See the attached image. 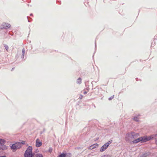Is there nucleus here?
<instances>
[{
  "mask_svg": "<svg viewBox=\"0 0 157 157\" xmlns=\"http://www.w3.org/2000/svg\"><path fill=\"white\" fill-rule=\"evenodd\" d=\"M140 135L138 133L134 132H130L127 133L125 136V140L128 142H132L133 144H136L140 142H144L149 141L152 138V136H145L137 138Z\"/></svg>",
  "mask_w": 157,
  "mask_h": 157,
  "instance_id": "f257e3e1",
  "label": "nucleus"
},
{
  "mask_svg": "<svg viewBox=\"0 0 157 157\" xmlns=\"http://www.w3.org/2000/svg\"><path fill=\"white\" fill-rule=\"evenodd\" d=\"M32 147L29 146L26 150L24 154L25 157H32Z\"/></svg>",
  "mask_w": 157,
  "mask_h": 157,
  "instance_id": "f03ea898",
  "label": "nucleus"
},
{
  "mask_svg": "<svg viewBox=\"0 0 157 157\" xmlns=\"http://www.w3.org/2000/svg\"><path fill=\"white\" fill-rule=\"evenodd\" d=\"M21 147V144L20 143L17 142L14 144H13L11 147V148L13 151H16L17 149L20 148Z\"/></svg>",
  "mask_w": 157,
  "mask_h": 157,
  "instance_id": "7ed1b4c3",
  "label": "nucleus"
},
{
  "mask_svg": "<svg viewBox=\"0 0 157 157\" xmlns=\"http://www.w3.org/2000/svg\"><path fill=\"white\" fill-rule=\"evenodd\" d=\"M10 27V24L6 23H3L1 25H0V29H7L9 28Z\"/></svg>",
  "mask_w": 157,
  "mask_h": 157,
  "instance_id": "20e7f679",
  "label": "nucleus"
},
{
  "mask_svg": "<svg viewBox=\"0 0 157 157\" xmlns=\"http://www.w3.org/2000/svg\"><path fill=\"white\" fill-rule=\"evenodd\" d=\"M42 144V143L40 141V140L37 139L36 140V147H40L41 146Z\"/></svg>",
  "mask_w": 157,
  "mask_h": 157,
  "instance_id": "39448f33",
  "label": "nucleus"
},
{
  "mask_svg": "<svg viewBox=\"0 0 157 157\" xmlns=\"http://www.w3.org/2000/svg\"><path fill=\"white\" fill-rule=\"evenodd\" d=\"M108 145H107L106 144H105L101 148L100 151L101 152H102L104 151L108 147Z\"/></svg>",
  "mask_w": 157,
  "mask_h": 157,
  "instance_id": "423d86ee",
  "label": "nucleus"
},
{
  "mask_svg": "<svg viewBox=\"0 0 157 157\" xmlns=\"http://www.w3.org/2000/svg\"><path fill=\"white\" fill-rule=\"evenodd\" d=\"M98 146V144H94L92 145H91L89 147L90 149H93L97 147Z\"/></svg>",
  "mask_w": 157,
  "mask_h": 157,
  "instance_id": "0eeeda50",
  "label": "nucleus"
},
{
  "mask_svg": "<svg viewBox=\"0 0 157 157\" xmlns=\"http://www.w3.org/2000/svg\"><path fill=\"white\" fill-rule=\"evenodd\" d=\"M152 136V138L151 139H153L154 138L155 141V143L156 145L157 146V134L156 135H153L151 136Z\"/></svg>",
  "mask_w": 157,
  "mask_h": 157,
  "instance_id": "6e6552de",
  "label": "nucleus"
},
{
  "mask_svg": "<svg viewBox=\"0 0 157 157\" xmlns=\"http://www.w3.org/2000/svg\"><path fill=\"white\" fill-rule=\"evenodd\" d=\"M0 149L2 150H5L7 149V147L3 144L0 145Z\"/></svg>",
  "mask_w": 157,
  "mask_h": 157,
  "instance_id": "1a4fd4ad",
  "label": "nucleus"
},
{
  "mask_svg": "<svg viewBox=\"0 0 157 157\" xmlns=\"http://www.w3.org/2000/svg\"><path fill=\"white\" fill-rule=\"evenodd\" d=\"M33 157H43V156L42 154L37 153L34 155Z\"/></svg>",
  "mask_w": 157,
  "mask_h": 157,
  "instance_id": "9d476101",
  "label": "nucleus"
},
{
  "mask_svg": "<svg viewBox=\"0 0 157 157\" xmlns=\"http://www.w3.org/2000/svg\"><path fill=\"white\" fill-rule=\"evenodd\" d=\"M6 142L5 140L2 139H0V145L3 144Z\"/></svg>",
  "mask_w": 157,
  "mask_h": 157,
  "instance_id": "9b49d317",
  "label": "nucleus"
},
{
  "mask_svg": "<svg viewBox=\"0 0 157 157\" xmlns=\"http://www.w3.org/2000/svg\"><path fill=\"white\" fill-rule=\"evenodd\" d=\"M140 116V115H138L137 116L134 117L133 118V120L136 121H138L139 119V118L138 117Z\"/></svg>",
  "mask_w": 157,
  "mask_h": 157,
  "instance_id": "f8f14e48",
  "label": "nucleus"
},
{
  "mask_svg": "<svg viewBox=\"0 0 157 157\" xmlns=\"http://www.w3.org/2000/svg\"><path fill=\"white\" fill-rule=\"evenodd\" d=\"M82 79L81 78H79L77 80V83H78V84H80L82 82Z\"/></svg>",
  "mask_w": 157,
  "mask_h": 157,
  "instance_id": "ddd939ff",
  "label": "nucleus"
},
{
  "mask_svg": "<svg viewBox=\"0 0 157 157\" xmlns=\"http://www.w3.org/2000/svg\"><path fill=\"white\" fill-rule=\"evenodd\" d=\"M66 155L64 154H62L59 155L58 157H65Z\"/></svg>",
  "mask_w": 157,
  "mask_h": 157,
  "instance_id": "4468645a",
  "label": "nucleus"
},
{
  "mask_svg": "<svg viewBox=\"0 0 157 157\" xmlns=\"http://www.w3.org/2000/svg\"><path fill=\"white\" fill-rule=\"evenodd\" d=\"M112 140H110L108 141L107 143H105L109 146V145L112 142Z\"/></svg>",
  "mask_w": 157,
  "mask_h": 157,
  "instance_id": "2eb2a0df",
  "label": "nucleus"
},
{
  "mask_svg": "<svg viewBox=\"0 0 157 157\" xmlns=\"http://www.w3.org/2000/svg\"><path fill=\"white\" fill-rule=\"evenodd\" d=\"M148 155V154H147V153H146V154H144L143 155V157H145L147 156V155Z\"/></svg>",
  "mask_w": 157,
  "mask_h": 157,
  "instance_id": "dca6fc26",
  "label": "nucleus"
},
{
  "mask_svg": "<svg viewBox=\"0 0 157 157\" xmlns=\"http://www.w3.org/2000/svg\"><path fill=\"white\" fill-rule=\"evenodd\" d=\"M113 97H114V96H113L111 97L110 98H109V100H110L112 99L113 98Z\"/></svg>",
  "mask_w": 157,
  "mask_h": 157,
  "instance_id": "f3484780",
  "label": "nucleus"
},
{
  "mask_svg": "<svg viewBox=\"0 0 157 157\" xmlns=\"http://www.w3.org/2000/svg\"><path fill=\"white\" fill-rule=\"evenodd\" d=\"M22 53L23 54H24L25 53V50L24 49H22Z\"/></svg>",
  "mask_w": 157,
  "mask_h": 157,
  "instance_id": "a211bd4d",
  "label": "nucleus"
},
{
  "mask_svg": "<svg viewBox=\"0 0 157 157\" xmlns=\"http://www.w3.org/2000/svg\"><path fill=\"white\" fill-rule=\"evenodd\" d=\"M87 93V92L84 91V92L83 93L84 94H86Z\"/></svg>",
  "mask_w": 157,
  "mask_h": 157,
  "instance_id": "6ab92c4d",
  "label": "nucleus"
},
{
  "mask_svg": "<svg viewBox=\"0 0 157 157\" xmlns=\"http://www.w3.org/2000/svg\"><path fill=\"white\" fill-rule=\"evenodd\" d=\"M101 157H105V155H103V156H102Z\"/></svg>",
  "mask_w": 157,
  "mask_h": 157,
  "instance_id": "aec40b11",
  "label": "nucleus"
},
{
  "mask_svg": "<svg viewBox=\"0 0 157 157\" xmlns=\"http://www.w3.org/2000/svg\"><path fill=\"white\" fill-rule=\"evenodd\" d=\"M0 157H6V156H0Z\"/></svg>",
  "mask_w": 157,
  "mask_h": 157,
  "instance_id": "412c9836",
  "label": "nucleus"
}]
</instances>
